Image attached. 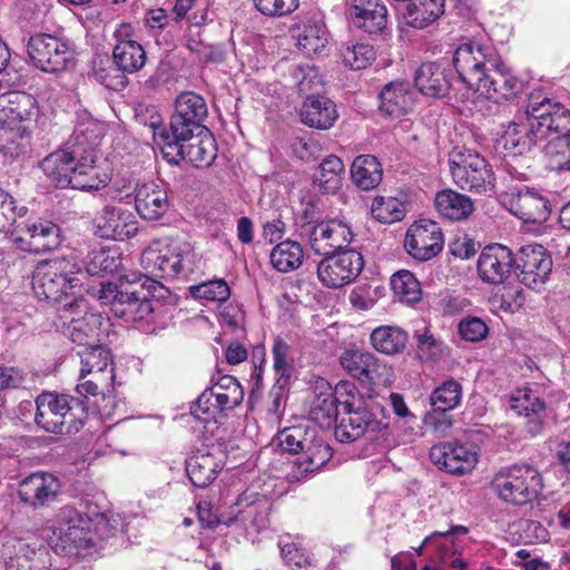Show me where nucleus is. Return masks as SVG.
Returning a JSON list of instances; mask_svg holds the SVG:
<instances>
[{"label":"nucleus","instance_id":"obj_1","mask_svg":"<svg viewBox=\"0 0 570 570\" xmlns=\"http://www.w3.org/2000/svg\"><path fill=\"white\" fill-rule=\"evenodd\" d=\"M453 65L469 88L494 102L512 99L523 89V82L504 65L491 45H461L454 52Z\"/></svg>","mask_w":570,"mask_h":570},{"label":"nucleus","instance_id":"obj_2","mask_svg":"<svg viewBox=\"0 0 570 570\" xmlns=\"http://www.w3.org/2000/svg\"><path fill=\"white\" fill-rule=\"evenodd\" d=\"M569 127V109L535 91L529 96L524 115L501 125L498 144L508 154L521 156L548 138L549 132L568 130Z\"/></svg>","mask_w":570,"mask_h":570},{"label":"nucleus","instance_id":"obj_3","mask_svg":"<svg viewBox=\"0 0 570 570\" xmlns=\"http://www.w3.org/2000/svg\"><path fill=\"white\" fill-rule=\"evenodd\" d=\"M45 531L49 546L57 553L69 554L112 537L115 527L104 513L90 518L66 507L59 511L55 524Z\"/></svg>","mask_w":570,"mask_h":570},{"label":"nucleus","instance_id":"obj_4","mask_svg":"<svg viewBox=\"0 0 570 570\" xmlns=\"http://www.w3.org/2000/svg\"><path fill=\"white\" fill-rule=\"evenodd\" d=\"M341 409V420L335 426V438L344 443L354 442L365 433H379L389 428L383 407H368L354 383L342 381L333 392Z\"/></svg>","mask_w":570,"mask_h":570},{"label":"nucleus","instance_id":"obj_5","mask_svg":"<svg viewBox=\"0 0 570 570\" xmlns=\"http://www.w3.org/2000/svg\"><path fill=\"white\" fill-rule=\"evenodd\" d=\"M208 109L205 99L194 92H183L175 102V111L168 127L163 125V118L154 106H146L137 114V120L151 130L154 142H164L178 138L184 140L199 129H206L202 122L207 117Z\"/></svg>","mask_w":570,"mask_h":570},{"label":"nucleus","instance_id":"obj_6","mask_svg":"<svg viewBox=\"0 0 570 570\" xmlns=\"http://www.w3.org/2000/svg\"><path fill=\"white\" fill-rule=\"evenodd\" d=\"M86 275L75 258L57 257L41 262L32 274V291L38 299L61 303L80 294Z\"/></svg>","mask_w":570,"mask_h":570},{"label":"nucleus","instance_id":"obj_7","mask_svg":"<svg viewBox=\"0 0 570 570\" xmlns=\"http://www.w3.org/2000/svg\"><path fill=\"white\" fill-rule=\"evenodd\" d=\"M278 446L288 453L298 454L293 462V476L298 479L320 470L332 458V451L308 423L289 426L277 435Z\"/></svg>","mask_w":570,"mask_h":570},{"label":"nucleus","instance_id":"obj_8","mask_svg":"<svg viewBox=\"0 0 570 570\" xmlns=\"http://www.w3.org/2000/svg\"><path fill=\"white\" fill-rule=\"evenodd\" d=\"M491 488L503 502L524 505L539 498L543 480L537 468L515 464L499 471L491 481Z\"/></svg>","mask_w":570,"mask_h":570},{"label":"nucleus","instance_id":"obj_9","mask_svg":"<svg viewBox=\"0 0 570 570\" xmlns=\"http://www.w3.org/2000/svg\"><path fill=\"white\" fill-rule=\"evenodd\" d=\"M194 257L189 243L181 240H155L141 253V266L150 276L175 278L190 269Z\"/></svg>","mask_w":570,"mask_h":570},{"label":"nucleus","instance_id":"obj_10","mask_svg":"<svg viewBox=\"0 0 570 570\" xmlns=\"http://www.w3.org/2000/svg\"><path fill=\"white\" fill-rule=\"evenodd\" d=\"M449 167L454 184L462 190L488 194L495 187V176L491 165L474 150L464 149L453 153Z\"/></svg>","mask_w":570,"mask_h":570},{"label":"nucleus","instance_id":"obj_11","mask_svg":"<svg viewBox=\"0 0 570 570\" xmlns=\"http://www.w3.org/2000/svg\"><path fill=\"white\" fill-rule=\"evenodd\" d=\"M271 510L272 502L267 497L245 491L232 507L230 515L224 521L205 519L203 514H199V520L207 528H215L219 523H224L227 527L238 525L248 533H257L268 527Z\"/></svg>","mask_w":570,"mask_h":570},{"label":"nucleus","instance_id":"obj_12","mask_svg":"<svg viewBox=\"0 0 570 570\" xmlns=\"http://www.w3.org/2000/svg\"><path fill=\"white\" fill-rule=\"evenodd\" d=\"M161 150L164 157L173 164H179L181 160H188L195 167L210 166L217 156L216 141L206 129H199L190 135V138L179 140L168 139L164 142H155Z\"/></svg>","mask_w":570,"mask_h":570},{"label":"nucleus","instance_id":"obj_13","mask_svg":"<svg viewBox=\"0 0 570 570\" xmlns=\"http://www.w3.org/2000/svg\"><path fill=\"white\" fill-rule=\"evenodd\" d=\"M28 55L38 69L45 72H58L72 63L75 49L68 39L37 33L28 41Z\"/></svg>","mask_w":570,"mask_h":570},{"label":"nucleus","instance_id":"obj_14","mask_svg":"<svg viewBox=\"0 0 570 570\" xmlns=\"http://www.w3.org/2000/svg\"><path fill=\"white\" fill-rule=\"evenodd\" d=\"M363 267L361 253L346 247L322 258L317 265V277L326 287L337 288L352 283Z\"/></svg>","mask_w":570,"mask_h":570},{"label":"nucleus","instance_id":"obj_15","mask_svg":"<svg viewBox=\"0 0 570 570\" xmlns=\"http://www.w3.org/2000/svg\"><path fill=\"white\" fill-rule=\"evenodd\" d=\"M0 557L6 570H49L51 566L46 547L10 535L0 538Z\"/></svg>","mask_w":570,"mask_h":570},{"label":"nucleus","instance_id":"obj_16","mask_svg":"<svg viewBox=\"0 0 570 570\" xmlns=\"http://www.w3.org/2000/svg\"><path fill=\"white\" fill-rule=\"evenodd\" d=\"M513 272L521 284L539 289L550 277L552 258L542 245H524L514 255Z\"/></svg>","mask_w":570,"mask_h":570},{"label":"nucleus","instance_id":"obj_17","mask_svg":"<svg viewBox=\"0 0 570 570\" xmlns=\"http://www.w3.org/2000/svg\"><path fill=\"white\" fill-rule=\"evenodd\" d=\"M17 248L29 253L56 249L60 243V228L49 220L20 222L11 232Z\"/></svg>","mask_w":570,"mask_h":570},{"label":"nucleus","instance_id":"obj_18","mask_svg":"<svg viewBox=\"0 0 570 570\" xmlns=\"http://www.w3.org/2000/svg\"><path fill=\"white\" fill-rule=\"evenodd\" d=\"M510 410L522 419L525 436L535 438L546 431L549 410L546 402L530 387L517 390L510 396Z\"/></svg>","mask_w":570,"mask_h":570},{"label":"nucleus","instance_id":"obj_19","mask_svg":"<svg viewBox=\"0 0 570 570\" xmlns=\"http://www.w3.org/2000/svg\"><path fill=\"white\" fill-rule=\"evenodd\" d=\"M301 234L307 237L309 248L322 256L348 247L353 239L350 226L335 219L308 224L302 228Z\"/></svg>","mask_w":570,"mask_h":570},{"label":"nucleus","instance_id":"obj_20","mask_svg":"<svg viewBox=\"0 0 570 570\" xmlns=\"http://www.w3.org/2000/svg\"><path fill=\"white\" fill-rule=\"evenodd\" d=\"M441 227L432 220L420 219L407 230L404 239L406 252L420 262L435 257L443 248Z\"/></svg>","mask_w":570,"mask_h":570},{"label":"nucleus","instance_id":"obj_21","mask_svg":"<svg viewBox=\"0 0 570 570\" xmlns=\"http://www.w3.org/2000/svg\"><path fill=\"white\" fill-rule=\"evenodd\" d=\"M67 395L42 393L36 399V424L49 433H62L63 426L72 420V406Z\"/></svg>","mask_w":570,"mask_h":570},{"label":"nucleus","instance_id":"obj_22","mask_svg":"<svg viewBox=\"0 0 570 570\" xmlns=\"http://www.w3.org/2000/svg\"><path fill=\"white\" fill-rule=\"evenodd\" d=\"M514 269V254L501 244L485 246L478 258V274L491 285L504 284Z\"/></svg>","mask_w":570,"mask_h":570},{"label":"nucleus","instance_id":"obj_23","mask_svg":"<svg viewBox=\"0 0 570 570\" xmlns=\"http://www.w3.org/2000/svg\"><path fill=\"white\" fill-rule=\"evenodd\" d=\"M503 203L510 213L525 223L542 224L551 214L547 196L530 188L503 196Z\"/></svg>","mask_w":570,"mask_h":570},{"label":"nucleus","instance_id":"obj_24","mask_svg":"<svg viewBox=\"0 0 570 570\" xmlns=\"http://www.w3.org/2000/svg\"><path fill=\"white\" fill-rule=\"evenodd\" d=\"M462 399V385L454 379L446 380L430 395L433 412L425 415V424L438 432H444L452 426V420L445 413L455 409Z\"/></svg>","mask_w":570,"mask_h":570},{"label":"nucleus","instance_id":"obj_25","mask_svg":"<svg viewBox=\"0 0 570 570\" xmlns=\"http://www.w3.org/2000/svg\"><path fill=\"white\" fill-rule=\"evenodd\" d=\"M97 233L101 238L125 240L138 232V222L127 208L106 205L96 216Z\"/></svg>","mask_w":570,"mask_h":570},{"label":"nucleus","instance_id":"obj_26","mask_svg":"<svg viewBox=\"0 0 570 570\" xmlns=\"http://www.w3.org/2000/svg\"><path fill=\"white\" fill-rule=\"evenodd\" d=\"M116 45L112 50V60L118 71L134 73L146 63L144 47L134 39V28L130 23H121L114 32Z\"/></svg>","mask_w":570,"mask_h":570},{"label":"nucleus","instance_id":"obj_27","mask_svg":"<svg viewBox=\"0 0 570 570\" xmlns=\"http://www.w3.org/2000/svg\"><path fill=\"white\" fill-rule=\"evenodd\" d=\"M137 277L130 279L129 276L121 277L120 281V303L115 304V316L125 322H137L148 320L155 307L144 289L134 288Z\"/></svg>","mask_w":570,"mask_h":570},{"label":"nucleus","instance_id":"obj_28","mask_svg":"<svg viewBox=\"0 0 570 570\" xmlns=\"http://www.w3.org/2000/svg\"><path fill=\"white\" fill-rule=\"evenodd\" d=\"M60 488V481L56 475L35 472L20 482L19 498L33 509L45 508L56 500Z\"/></svg>","mask_w":570,"mask_h":570},{"label":"nucleus","instance_id":"obj_29","mask_svg":"<svg viewBox=\"0 0 570 570\" xmlns=\"http://www.w3.org/2000/svg\"><path fill=\"white\" fill-rule=\"evenodd\" d=\"M430 459L440 469L452 474L470 472L478 462L475 452L455 443H441L432 446Z\"/></svg>","mask_w":570,"mask_h":570},{"label":"nucleus","instance_id":"obj_30","mask_svg":"<svg viewBox=\"0 0 570 570\" xmlns=\"http://www.w3.org/2000/svg\"><path fill=\"white\" fill-rule=\"evenodd\" d=\"M80 156V148H72L71 150L59 149L47 155L41 160L39 167L57 187H70Z\"/></svg>","mask_w":570,"mask_h":570},{"label":"nucleus","instance_id":"obj_31","mask_svg":"<svg viewBox=\"0 0 570 570\" xmlns=\"http://www.w3.org/2000/svg\"><path fill=\"white\" fill-rule=\"evenodd\" d=\"M452 71L439 62H423L415 71L414 82L424 96L441 98L450 88Z\"/></svg>","mask_w":570,"mask_h":570},{"label":"nucleus","instance_id":"obj_32","mask_svg":"<svg viewBox=\"0 0 570 570\" xmlns=\"http://www.w3.org/2000/svg\"><path fill=\"white\" fill-rule=\"evenodd\" d=\"M135 207L142 219H159L168 209L167 193L155 181L137 184Z\"/></svg>","mask_w":570,"mask_h":570},{"label":"nucleus","instance_id":"obj_33","mask_svg":"<svg viewBox=\"0 0 570 570\" xmlns=\"http://www.w3.org/2000/svg\"><path fill=\"white\" fill-rule=\"evenodd\" d=\"M348 17L356 28L367 33H377L386 26L387 10L379 0H353Z\"/></svg>","mask_w":570,"mask_h":570},{"label":"nucleus","instance_id":"obj_34","mask_svg":"<svg viewBox=\"0 0 570 570\" xmlns=\"http://www.w3.org/2000/svg\"><path fill=\"white\" fill-rule=\"evenodd\" d=\"M108 326V318L96 313L82 320L71 322V325L62 330V334L78 346L91 347L100 345Z\"/></svg>","mask_w":570,"mask_h":570},{"label":"nucleus","instance_id":"obj_35","mask_svg":"<svg viewBox=\"0 0 570 570\" xmlns=\"http://www.w3.org/2000/svg\"><path fill=\"white\" fill-rule=\"evenodd\" d=\"M299 115L304 125L321 130L330 129L338 117L335 104L324 96H308Z\"/></svg>","mask_w":570,"mask_h":570},{"label":"nucleus","instance_id":"obj_36","mask_svg":"<svg viewBox=\"0 0 570 570\" xmlns=\"http://www.w3.org/2000/svg\"><path fill=\"white\" fill-rule=\"evenodd\" d=\"M31 130L26 124L0 121V153L16 159L30 150Z\"/></svg>","mask_w":570,"mask_h":570},{"label":"nucleus","instance_id":"obj_37","mask_svg":"<svg viewBox=\"0 0 570 570\" xmlns=\"http://www.w3.org/2000/svg\"><path fill=\"white\" fill-rule=\"evenodd\" d=\"M318 393L311 401L309 420L321 428H330L341 415V409L332 386L322 381L317 386Z\"/></svg>","mask_w":570,"mask_h":570},{"label":"nucleus","instance_id":"obj_38","mask_svg":"<svg viewBox=\"0 0 570 570\" xmlns=\"http://www.w3.org/2000/svg\"><path fill=\"white\" fill-rule=\"evenodd\" d=\"M222 469V460L209 452H197L186 462L188 478L198 488L210 484Z\"/></svg>","mask_w":570,"mask_h":570},{"label":"nucleus","instance_id":"obj_39","mask_svg":"<svg viewBox=\"0 0 570 570\" xmlns=\"http://www.w3.org/2000/svg\"><path fill=\"white\" fill-rule=\"evenodd\" d=\"M341 365L353 377L362 382H372L380 375V361L370 352L347 350L341 356Z\"/></svg>","mask_w":570,"mask_h":570},{"label":"nucleus","instance_id":"obj_40","mask_svg":"<svg viewBox=\"0 0 570 570\" xmlns=\"http://www.w3.org/2000/svg\"><path fill=\"white\" fill-rule=\"evenodd\" d=\"M434 204L438 212L450 220L468 218L474 210L472 199L452 189H443L435 195Z\"/></svg>","mask_w":570,"mask_h":570},{"label":"nucleus","instance_id":"obj_41","mask_svg":"<svg viewBox=\"0 0 570 570\" xmlns=\"http://www.w3.org/2000/svg\"><path fill=\"white\" fill-rule=\"evenodd\" d=\"M81 376H104L114 374V361L109 348L105 345H92L79 353Z\"/></svg>","mask_w":570,"mask_h":570},{"label":"nucleus","instance_id":"obj_42","mask_svg":"<svg viewBox=\"0 0 570 570\" xmlns=\"http://www.w3.org/2000/svg\"><path fill=\"white\" fill-rule=\"evenodd\" d=\"M104 134V124L86 112L80 114L72 134V148H80L81 155L94 154V147L102 138Z\"/></svg>","mask_w":570,"mask_h":570},{"label":"nucleus","instance_id":"obj_43","mask_svg":"<svg viewBox=\"0 0 570 570\" xmlns=\"http://www.w3.org/2000/svg\"><path fill=\"white\" fill-rule=\"evenodd\" d=\"M294 36L297 39L298 48L306 55L312 56L322 52L327 45V30L321 22L307 20L294 28Z\"/></svg>","mask_w":570,"mask_h":570},{"label":"nucleus","instance_id":"obj_44","mask_svg":"<svg viewBox=\"0 0 570 570\" xmlns=\"http://www.w3.org/2000/svg\"><path fill=\"white\" fill-rule=\"evenodd\" d=\"M351 177L357 187L371 190L382 181V165L373 155H360L351 166Z\"/></svg>","mask_w":570,"mask_h":570},{"label":"nucleus","instance_id":"obj_45","mask_svg":"<svg viewBox=\"0 0 570 570\" xmlns=\"http://www.w3.org/2000/svg\"><path fill=\"white\" fill-rule=\"evenodd\" d=\"M95 164V154L81 155L70 187L79 190H92L105 187L108 181V175L100 173Z\"/></svg>","mask_w":570,"mask_h":570},{"label":"nucleus","instance_id":"obj_46","mask_svg":"<svg viewBox=\"0 0 570 570\" xmlns=\"http://www.w3.org/2000/svg\"><path fill=\"white\" fill-rule=\"evenodd\" d=\"M380 109L389 116H399L412 108L413 101L409 85L391 82L380 94Z\"/></svg>","mask_w":570,"mask_h":570},{"label":"nucleus","instance_id":"obj_47","mask_svg":"<svg viewBox=\"0 0 570 570\" xmlns=\"http://www.w3.org/2000/svg\"><path fill=\"white\" fill-rule=\"evenodd\" d=\"M371 344L380 353L396 355L404 351L407 334L396 326H380L371 334Z\"/></svg>","mask_w":570,"mask_h":570},{"label":"nucleus","instance_id":"obj_48","mask_svg":"<svg viewBox=\"0 0 570 570\" xmlns=\"http://www.w3.org/2000/svg\"><path fill=\"white\" fill-rule=\"evenodd\" d=\"M303 257L301 244L289 239L278 243L269 255L273 267L281 273L297 269L302 265Z\"/></svg>","mask_w":570,"mask_h":570},{"label":"nucleus","instance_id":"obj_49","mask_svg":"<svg viewBox=\"0 0 570 570\" xmlns=\"http://www.w3.org/2000/svg\"><path fill=\"white\" fill-rule=\"evenodd\" d=\"M291 346L281 337H275L273 342V367L278 375L277 385L274 386L272 393L275 394V406L278 407L283 387L286 385L291 376V362H289Z\"/></svg>","mask_w":570,"mask_h":570},{"label":"nucleus","instance_id":"obj_50","mask_svg":"<svg viewBox=\"0 0 570 570\" xmlns=\"http://www.w3.org/2000/svg\"><path fill=\"white\" fill-rule=\"evenodd\" d=\"M445 0H417L409 8L406 20L410 26L423 29L444 13Z\"/></svg>","mask_w":570,"mask_h":570},{"label":"nucleus","instance_id":"obj_51","mask_svg":"<svg viewBox=\"0 0 570 570\" xmlns=\"http://www.w3.org/2000/svg\"><path fill=\"white\" fill-rule=\"evenodd\" d=\"M121 264V258L114 249L99 248L91 250L85 262L86 277L90 276H105L118 271Z\"/></svg>","mask_w":570,"mask_h":570},{"label":"nucleus","instance_id":"obj_52","mask_svg":"<svg viewBox=\"0 0 570 570\" xmlns=\"http://www.w3.org/2000/svg\"><path fill=\"white\" fill-rule=\"evenodd\" d=\"M344 164L340 157L330 155L320 164L315 184L324 194L335 193L341 187Z\"/></svg>","mask_w":570,"mask_h":570},{"label":"nucleus","instance_id":"obj_53","mask_svg":"<svg viewBox=\"0 0 570 570\" xmlns=\"http://www.w3.org/2000/svg\"><path fill=\"white\" fill-rule=\"evenodd\" d=\"M212 389L218 403L225 411L235 409L244 399V391L240 384L230 375L222 376Z\"/></svg>","mask_w":570,"mask_h":570},{"label":"nucleus","instance_id":"obj_54","mask_svg":"<svg viewBox=\"0 0 570 570\" xmlns=\"http://www.w3.org/2000/svg\"><path fill=\"white\" fill-rule=\"evenodd\" d=\"M391 287L403 302L416 303L421 299V285L414 274L406 269L399 271L391 277Z\"/></svg>","mask_w":570,"mask_h":570},{"label":"nucleus","instance_id":"obj_55","mask_svg":"<svg viewBox=\"0 0 570 570\" xmlns=\"http://www.w3.org/2000/svg\"><path fill=\"white\" fill-rule=\"evenodd\" d=\"M9 117L6 121H14L17 124H24L35 117L38 112L37 102L35 98L24 92L9 94Z\"/></svg>","mask_w":570,"mask_h":570},{"label":"nucleus","instance_id":"obj_56","mask_svg":"<svg viewBox=\"0 0 570 570\" xmlns=\"http://www.w3.org/2000/svg\"><path fill=\"white\" fill-rule=\"evenodd\" d=\"M371 212L373 217L384 224H392L401 220L405 215L404 204L395 197H375Z\"/></svg>","mask_w":570,"mask_h":570},{"label":"nucleus","instance_id":"obj_57","mask_svg":"<svg viewBox=\"0 0 570 570\" xmlns=\"http://www.w3.org/2000/svg\"><path fill=\"white\" fill-rule=\"evenodd\" d=\"M301 95L321 96L324 82L320 71L314 66H297L292 72Z\"/></svg>","mask_w":570,"mask_h":570},{"label":"nucleus","instance_id":"obj_58","mask_svg":"<svg viewBox=\"0 0 570 570\" xmlns=\"http://www.w3.org/2000/svg\"><path fill=\"white\" fill-rule=\"evenodd\" d=\"M27 213L26 207H18L14 198L0 188V233H9Z\"/></svg>","mask_w":570,"mask_h":570},{"label":"nucleus","instance_id":"obj_59","mask_svg":"<svg viewBox=\"0 0 570 570\" xmlns=\"http://www.w3.org/2000/svg\"><path fill=\"white\" fill-rule=\"evenodd\" d=\"M191 414L199 421L209 423L216 421L218 414L225 412L218 403L212 386L205 390L190 407Z\"/></svg>","mask_w":570,"mask_h":570},{"label":"nucleus","instance_id":"obj_60","mask_svg":"<svg viewBox=\"0 0 570 570\" xmlns=\"http://www.w3.org/2000/svg\"><path fill=\"white\" fill-rule=\"evenodd\" d=\"M342 58L345 66L351 69H364L375 59V51L367 43H347L342 50Z\"/></svg>","mask_w":570,"mask_h":570},{"label":"nucleus","instance_id":"obj_61","mask_svg":"<svg viewBox=\"0 0 570 570\" xmlns=\"http://www.w3.org/2000/svg\"><path fill=\"white\" fill-rule=\"evenodd\" d=\"M189 292L194 298L209 302H225L230 296V288L224 279H212L194 285Z\"/></svg>","mask_w":570,"mask_h":570},{"label":"nucleus","instance_id":"obj_62","mask_svg":"<svg viewBox=\"0 0 570 570\" xmlns=\"http://www.w3.org/2000/svg\"><path fill=\"white\" fill-rule=\"evenodd\" d=\"M92 314L95 313L90 312L87 301L78 294L77 296H73V301L71 303L65 304L60 309L58 326L62 332V330H66V327L71 325V322L73 323L75 321L82 320Z\"/></svg>","mask_w":570,"mask_h":570},{"label":"nucleus","instance_id":"obj_63","mask_svg":"<svg viewBox=\"0 0 570 570\" xmlns=\"http://www.w3.org/2000/svg\"><path fill=\"white\" fill-rule=\"evenodd\" d=\"M458 331L461 338L475 343L487 337L489 328L480 317L466 316L460 321Z\"/></svg>","mask_w":570,"mask_h":570},{"label":"nucleus","instance_id":"obj_64","mask_svg":"<svg viewBox=\"0 0 570 570\" xmlns=\"http://www.w3.org/2000/svg\"><path fill=\"white\" fill-rule=\"evenodd\" d=\"M255 8L266 17H283L298 8V0H253Z\"/></svg>","mask_w":570,"mask_h":570}]
</instances>
